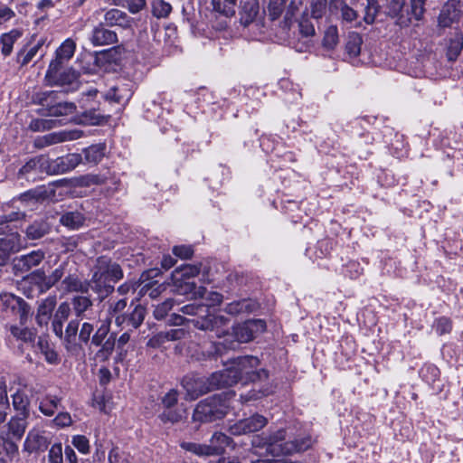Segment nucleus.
Returning <instances> with one entry per match:
<instances>
[{"mask_svg": "<svg viewBox=\"0 0 463 463\" xmlns=\"http://www.w3.org/2000/svg\"><path fill=\"white\" fill-rule=\"evenodd\" d=\"M43 250H33L28 254L21 255L14 260V269L17 273H26L33 268L37 267L44 259Z\"/></svg>", "mask_w": 463, "mask_h": 463, "instance_id": "f3484780", "label": "nucleus"}, {"mask_svg": "<svg viewBox=\"0 0 463 463\" xmlns=\"http://www.w3.org/2000/svg\"><path fill=\"white\" fill-rule=\"evenodd\" d=\"M20 248V235L17 232L0 238V266H4L10 255Z\"/></svg>", "mask_w": 463, "mask_h": 463, "instance_id": "cd10ccee", "label": "nucleus"}, {"mask_svg": "<svg viewBox=\"0 0 463 463\" xmlns=\"http://www.w3.org/2000/svg\"><path fill=\"white\" fill-rule=\"evenodd\" d=\"M108 177L101 174H87L77 179V184L81 187H90L91 185H99L107 181Z\"/></svg>", "mask_w": 463, "mask_h": 463, "instance_id": "864d4df0", "label": "nucleus"}, {"mask_svg": "<svg viewBox=\"0 0 463 463\" xmlns=\"http://www.w3.org/2000/svg\"><path fill=\"white\" fill-rule=\"evenodd\" d=\"M106 117L96 107L86 109L78 115V122L82 125L99 126L105 122Z\"/></svg>", "mask_w": 463, "mask_h": 463, "instance_id": "e433bc0d", "label": "nucleus"}, {"mask_svg": "<svg viewBox=\"0 0 463 463\" xmlns=\"http://www.w3.org/2000/svg\"><path fill=\"white\" fill-rule=\"evenodd\" d=\"M327 0H312L310 14L314 19H320L326 14Z\"/></svg>", "mask_w": 463, "mask_h": 463, "instance_id": "338daca9", "label": "nucleus"}, {"mask_svg": "<svg viewBox=\"0 0 463 463\" xmlns=\"http://www.w3.org/2000/svg\"><path fill=\"white\" fill-rule=\"evenodd\" d=\"M86 218L78 212H67L60 217V223L70 230H79L85 223Z\"/></svg>", "mask_w": 463, "mask_h": 463, "instance_id": "37998d69", "label": "nucleus"}, {"mask_svg": "<svg viewBox=\"0 0 463 463\" xmlns=\"http://www.w3.org/2000/svg\"><path fill=\"white\" fill-rule=\"evenodd\" d=\"M314 440L300 424L288 425L282 429L269 430V433L252 437L255 448L265 449L274 457L292 455L311 448Z\"/></svg>", "mask_w": 463, "mask_h": 463, "instance_id": "f257e3e1", "label": "nucleus"}, {"mask_svg": "<svg viewBox=\"0 0 463 463\" xmlns=\"http://www.w3.org/2000/svg\"><path fill=\"white\" fill-rule=\"evenodd\" d=\"M259 0H242L240 10V24L248 27L251 24H259L260 17Z\"/></svg>", "mask_w": 463, "mask_h": 463, "instance_id": "a211bd4d", "label": "nucleus"}, {"mask_svg": "<svg viewBox=\"0 0 463 463\" xmlns=\"http://www.w3.org/2000/svg\"><path fill=\"white\" fill-rule=\"evenodd\" d=\"M463 49V34L459 32L454 33L448 40L447 58L449 61L458 59Z\"/></svg>", "mask_w": 463, "mask_h": 463, "instance_id": "79ce46f5", "label": "nucleus"}, {"mask_svg": "<svg viewBox=\"0 0 463 463\" xmlns=\"http://www.w3.org/2000/svg\"><path fill=\"white\" fill-rule=\"evenodd\" d=\"M5 328L9 330L14 338L22 341L23 343L31 344L35 340V333L28 327H20L18 326L11 325L6 326Z\"/></svg>", "mask_w": 463, "mask_h": 463, "instance_id": "49530a36", "label": "nucleus"}, {"mask_svg": "<svg viewBox=\"0 0 463 463\" xmlns=\"http://www.w3.org/2000/svg\"><path fill=\"white\" fill-rule=\"evenodd\" d=\"M24 213L20 212H11L9 213L0 214V233H5V229L9 227V223L23 219Z\"/></svg>", "mask_w": 463, "mask_h": 463, "instance_id": "0e129e2a", "label": "nucleus"}, {"mask_svg": "<svg viewBox=\"0 0 463 463\" xmlns=\"http://www.w3.org/2000/svg\"><path fill=\"white\" fill-rule=\"evenodd\" d=\"M179 291L182 294H193L195 298H203L206 289L204 287H197L194 282L184 281V283L179 286Z\"/></svg>", "mask_w": 463, "mask_h": 463, "instance_id": "680f3d73", "label": "nucleus"}, {"mask_svg": "<svg viewBox=\"0 0 463 463\" xmlns=\"http://www.w3.org/2000/svg\"><path fill=\"white\" fill-rule=\"evenodd\" d=\"M258 308L256 301L250 298H243L229 303L225 307V312L230 315L248 314Z\"/></svg>", "mask_w": 463, "mask_h": 463, "instance_id": "f704fd0d", "label": "nucleus"}, {"mask_svg": "<svg viewBox=\"0 0 463 463\" xmlns=\"http://www.w3.org/2000/svg\"><path fill=\"white\" fill-rule=\"evenodd\" d=\"M75 43L71 39L65 40L56 50L55 59L51 62H58V66H63L74 54Z\"/></svg>", "mask_w": 463, "mask_h": 463, "instance_id": "a19ab883", "label": "nucleus"}, {"mask_svg": "<svg viewBox=\"0 0 463 463\" xmlns=\"http://www.w3.org/2000/svg\"><path fill=\"white\" fill-rule=\"evenodd\" d=\"M127 306V298H119L116 296L110 297L106 302V320H110L111 322L114 319V323L117 326H122V321L124 318L121 315L124 313Z\"/></svg>", "mask_w": 463, "mask_h": 463, "instance_id": "aec40b11", "label": "nucleus"}, {"mask_svg": "<svg viewBox=\"0 0 463 463\" xmlns=\"http://www.w3.org/2000/svg\"><path fill=\"white\" fill-rule=\"evenodd\" d=\"M202 264H186L177 268L175 272L180 275L181 279L185 280L199 275L201 272Z\"/></svg>", "mask_w": 463, "mask_h": 463, "instance_id": "5fc2aeb1", "label": "nucleus"}, {"mask_svg": "<svg viewBox=\"0 0 463 463\" xmlns=\"http://www.w3.org/2000/svg\"><path fill=\"white\" fill-rule=\"evenodd\" d=\"M106 144H93L82 149L83 164L98 165L106 156Z\"/></svg>", "mask_w": 463, "mask_h": 463, "instance_id": "7c9ffc66", "label": "nucleus"}, {"mask_svg": "<svg viewBox=\"0 0 463 463\" xmlns=\"http://www.w3.org/2000/svg\"><path fill=\"white\" fill-rule=\"evenodd\" d=\"M49 446L47 437L44 435V431L37 429H32L27 433V436L24 442V450L29 454L38 451H44Z\"/></svg>", "mask_w": 463, "mask_h": 463, "instance_id": "412c9836", "label": "nucleus"}, {"mask_svg": "<svg viewBox=\"0 0 463 463\" xmlns=\"http://www.w3.org/2000/svg\"><path fill=\"white\" fill-rule=\"evenodd\" d=\"M52 230L51 224L46 219L34 220L29 224L25 231V236L28 240L34 241L39 240L48 234Z\"/></svg>", "mask_w": 463, "mask_h": 463, "instance_id": "2f4dec72", "label": "nucleus"}, {"mask_svg": "<svg viewBox=\"0 0 463 463\" xmlns=\"http://www.w3.org/2000/svg\"><path fill=\"white\" fill-rule=\"evenodd\" d=\"M227 394H214L201 401L194 410L193 420L199 423L212 422L223 418L229 410Z\"/></svg>", "mask_w": 463, "mask_h": 463, "instance_id": "20e7f679", "label": "nucleus"}, {"mask_svg": "<svg viewBox=\"0 0 463 463\" xmlns=\"http://www.w3.org/2000/svg\"><path fill=\"white\" fill-rule=\"evenodd\" d=\"M0 310L7 317L17 316L21 326H24L32 316L30 305L22 298L14 294H0Z\"/></svg>", "mask_w": 463, "mask_h": 463, "instance_id": "423d86ee", "label": "nucleus"}, {"mask_svg": "<svg viewBox=\"0 0 463 463\" xmlns=\"http://www.w3.org/2000/svg\"><path fill=\"white\" fill-rule=\"evenodd\" d=\"M186 418V409L184 404H180L177 407H172L169 409H163L159 414V419L164 423L175 424Z\"/></svg>", "mask_w": 463, "mask_h": 463, "instance_id": "ea45409f", "label": "nucleus"}, {"mask_svg": "<svg viewBox=\"0 0 463 463\" xmlns=\"http://www.w3.org/2000/svg\"><path fill=\"white\" fill-rule=\"evenodd\" d=\"M268 424V420L260 414H254L249 418L242 419L230 426L232 435H245L259 431Z\"/></svg>", "mask_w": 463, "mask_h": 463, "instance_id": "f8f14e48", "label": "nucleus"}, {"mask_svg": "<svg viewBox=\"0 0 463 463\" xmlns=\"http://www.w3.org/2000/svg\"><path fill=\"white\" fill-rule=\"evenodd\" d=\"M181 384L185 390L187 399L189 400H195L199 396L210 392L207 378L196 374L185 375L182 379Z\"/></svg>", "mask_w": 463, "mask_h": 463, "instance_id": "4468645a", "label": "nucleus"}, {"mask_svg": "<svg viewBox=\"0 0 463 463\" xmlns=\"http://www.w3.org/2000/svg\"><path fill=\"white\" fill-rule=\"evenodd\" d=\"M90 40L95 46L109 45L118 43V35L100 23L93 28Z\"/></svg>", "mask_w": 463, "mask_h": 463, "instance_id": "b1692460", "label": "nucleus"}, {"mask_svg": "<svg viewBox=\"0 0 463 463\" xmlns=\"http://www.w3.org/2000/svg\"><path fill=\"white\" fill-rule=\"evenodd\" d=\"M37 346L41 353L45 356V360L52 364H58L59 357L58 354L54 351L53 348L50 346L49 342L43 338L39 337L37 342Z\"/></svg>", "mask_w": 463, "mask_h": 463, "instance_id": "3c124183", "label": "nucleus"}, {"mask_svg": "<svg viewBox=\"0 0 463 463\" xmlns=\"http://www.w3.org/2000/svg\"><path fill=\"white\" fill-rule=\"evenodd\" d=\"M61 397L47 393L39 402V411L47 417H52L59 409H62Z\"/></svg>", "mask_w": 463, "mask_h": 463, "instance_id": "473e14b6", "label": "nucleus"}, {"mask_svg": "<svg viewBox=\"0 0 463 463\" xmlns=\"http://www.w3.org/2000/svg\"><path fill=\"white\" fill-rule=\"evenodd\" d=\"M104 12V23L106 26H118L123 29L131 27L133 19L127 13L117 8L102 10Z\"/></svg>", "mask_w": 463, "mask_h": 463, "instance_id": "5701e85b", "label": "nucleus"}, {"mask_svg": "<svg viewBox=\"0 0 463 463\" xmlns=\"http://www.w3.org/2000/svg\"><path fill=\"white\" fill-rule=\"evenodd\" d=\"M164 289V284H159L157 281H151L142 286L140 294L144 296L148 295L151 298H156Z\"/></svg>", "mask_w": 463, "mask_h": 463, "instance_id": "bf43d9fd", "label": "nucleus"}, {"mask_svg": "<svg viewBox=\"0 0 463 463\" xmlns=\"http://www.w3.org/2000/svg\"><path fill=\"white\" fill-rule=\"evenodd\" d=\"M80 130L59 131L52 132L42 137H37L34 139L33 146L38 149H43L46 146L55 145L69 140H76L82 137Z\"/></svg>", "mask_w": 463, "mask_h": 463, "instance_id": "ddd939ff", "label": "nucleus"}, {"mask_svg": "<svg viewBox=\"0 0 463 463\" xmlns=\"http://www.w3.org/2000/svg\"><path fill=\"white\" fill-rule=\"evenodd\" d=\"M64 294L71 292L86 293V280H81L77 275L69 274L64 277L59 287Z\"/></svg>", "mask_w": 463, "mask_h": 463, "instance_id": "72a5a7b5", "label": "nucleus"}, {"mask_svg": "<svg viewBox=\"0 0 463 463\" xmlns=\"http://www.w3.org/2000/svg\"><path fill=\"white\" fill-rule=\"evenodd\" d=\"M11 398L12 405L16 414L30 416L31 400L24 390L18 389L11 395Z\"/></svg>", "mask_w": 463, "mask_h": 463, "instance_id": "c9c22d12", "label": "nucleus"}, {"mask_svg": "<svg viewBox=\"0 0 463 463\" xmlns=\"http://www.w3.org/2000/svg\"><path fill=\"white\" fill-rule=\"evenodd\" d=\"M91 289L97 294L98 299L102 302L115 291L113 284L109 283L103 278H99L97 274L92 272L91 278L86 280V293Z\"/></svg>", "mask_w": 463, "mask_h": 463, "instance_id": "4be33fe9", "label": "nucleus"}, {"mask_svg": "<svg viewBox=\"0 0 463 463\" xmlns=\"http://www.w3.org/2000/svg\"><path fill=\"white\" fill-rule=\"evenodd\" d=\"M56 297L52 296L42 300L38 306L35 320L38 326H47L56 306Z\"/></svg>", "mask_w": 463, "mask_h": 463, "instance_id": "c85d7f7f", "label": "nucleus"}, {"mask_svg": "<svg viewBox=\"0 0 463 463\" xmlns=\"http://www.w3.org/2000/svg\"><path fill=\"white\" fill-rule=\"evenodd\" d=\"M28 418L29 416L18 414L12 416L5 425L7 432L5 435H9L17 443L25 433L28 426Z\"/></svg>", "mask_w": 463, "mask_h": 463, "instance_id": "bb28decb", "label": "nucleus"}, {"mask_svg": "<svg viewBox=\"0 0 463 463\" xmlns=\"http://www.w3.org/2000/svg\"><path fill=\"white\" fill-rule=\"evenodd\" d=\"M19 456L18 444L9 435L0 432V463L12 462Z\"/></svg>", "mask_w": 463, "mask_h": 463, "instance_id": "a878e982", "label": "nucleus"}, {"mask_svg": "<svg viewBox=\"0 0 463 463\" xmlns=\"http://www.w3.org/2000/svg\"><path fill=\"white\" fill-rule=\"evenodd\" d=\"M362 43L363 39L358 33L352 32L348 33L345 50L350 59L359 56Z\"/></svg>", "mask_w": 463, "mask_h": 463, "instance_id": "a18cd8bd", "label": "nucleus"}, {"mask_svg": "<svg viewBox=\"0 0 463 463\" xmlns=\"http://www.w3.org/2000/svg\"><path fill=\"white\" fill-rule=\"evenodd\" d=\"M64 95L60 91H38L32 95V103L40 105L39 114L42 116H50L53 112V109Z\"/></svg>", "mask_w": 463, "mask_h": 463, "instance_id": "2eb2a0df", "label": "nucleus"}, {"mask_svg": "<svg viewBox=\"0 0 463 463\" xmlns=\"http://www.w3.org/2000/svg\"><path fill=\"white\" fill-rule=\"evenodd\" d=\"M132 317H130V327L132 329H137L144 322L146 310L145 307H143L141 304H138L134 307V308L131 311Z\"/></svg>", "mask_w": 463, "mask_h": 463, "instance_id": "4d7b16f0", "label": "nucleus"}, {"mask_svg": "<svg viewBox=\"0 0 463 463\" xmlns=\"http://www.w3.org/2000/svg\"><path fill=\"white\" fill-rule=\"evenodd\" d=\"M172 10L171 4L165 0H153L151 3V13L158 19L168 17Z\"/></svg>", "mask_w": 463, "mask_h": 463, "instance_id": "8fccbe9b", "label": "nucleus"}, {"mask_svg": "<svg viewBox=\"0 0 463 463\" xmlns=\"http://www.w3.org/2000/svg\"><path fill=\"white\" fill-rule=\"evenodd\" d=\"M260 360L256 356L247 355L234 359L230 368L232 374L236 376V383L245 384L250 382L268 379V372L263 369L258 370Z\"/></svg>", "mask_w": 463, "mask_h": 463, "instance_id": "39448f33", "label": "nucleus"}, {"mask_svg": "<svg viewBox=\"0 0 463 463\" xmlns=\"http://www.w3.org/2000/svg\"><path fill=\"white\" fill-rule=\"evenodd\" d=\"M232 442V439L222 432H215L211 439L210 443L207 444L209 448L210 455H221L225 451V449L229 447Z\"/></svg>", "mask_w": 463, "mask_h": 463, "instance_id": "4c0bfd02", "label": "nucleus"}, {"mask_svg": "<svg viewBox=\"0 0 463 463\" xmlns=\"http://www.w3.org/2000/svg\"><path fill=\"white\" fill-rule=\"evenodd\" d=\"M175 304V300L172 298H167L163 303L156 306L153 315L156 319L161 320L165 317L168 312L173 308Z\"/></svg>", "mask_w": 463, "mask_h": 463, "instance_id": "69168bd1", "label": "nucleus"}, {"mask_svg": "<svg viewBox=\"0 0 463 463\" xmlns=\"http://www.w3.org/2000/svg\"><path fill=\"white\" fill-rule=\"evenodd\" d=\"M238 0H211L213 10L225 17L235 14V8Z\"/></svg>", "mask_w": 463, "mask_h": 463, "instance_id": "de8ad7c7", "label": "nucleus"}, {"mask_svg": "<svg viewBox=\"0 0 463 463\" xmlns=\"http://www.w3.org/2000/svg\"><path fill=\"white\" fill-rule=\"evenodd\" d=\"M433 326L437 334L442 335L450 333L452 330V321L447 317H440L435 320Z\"/></svg>", "mask_w": 463, "mask_h": 463, "instance_id": "774afa93", "label": "nucleus"}, {"mask_svg": "<svg viewBox=\"0 0 463 463\" xmlns=\"http://www.w3.org/2000/svg\"><path fill=\"white\" fill-rule=\"evenodd\" d=\"M48 158L37 156L30 158L17 172L18 179L35 182L39 175L47 174Z\"/></svg>", "mask_w": 463, "mask_h": 463, "instance_id": "9b49d317", "label": "nucleus"}, {"mask_svg": "<svg viewBox=\"0 0 463 463\" xmlns=\"http://www.w3.org/2000/svg\"><path fill=\"white\" fill-rule=\"evenodd\" d=\"M338 43V31L336 26H329L323 38V45L328 50H333Z\"/></svg>", "mask_w": 463, "mask_h": 463, "instance_id": "13d9d810", "label": "nucleus"}, {"mask_svg": "<svg viewBox=\"0 0 463 463\" xmlns=\"http://www.w3.org/2000/svg\"><path fill=\"white\" fill-rule=\"evenodd\" d=\"M92 272L113 285L121 280L124 277L121 266L108 256H99L97 258Z\"/></svg>", "mask_w": 463, "mask_h": 463, "instance_id": "6e6552de", "label": "nucleus"}, {"mask_svg": "<svg viewBox=\"0 0 463 463\" xmlns=\"http://www.w3.org/2000/svg\"><path fill=\"white\" fill-rule=\"evenodd\" d=\"M206 378L209 383L210 392L214 389L229 387L236 383V376L232 374L230 366L222 371L215 372Z\"/></svg>", "mask_w": 463, "mask_h": 463, "instance_id": "393cba45", "label": "nucleus"}, {"mask_svg": "<svg viewBox=\"0 0 463 463\" xmlns=\"http://www.w3.org/2000/svg\"><path fill=\"white\" fill-rule=\"evenodd\" d=\"M71 313V307L68 302H61L54 313L52 327L53 333L59 338H61L63 335V323L68 320Z\"/></svg>", "mask_w": 463, "mask_h": 463, "instance_id": "c756f323", "label": "nucleus"}, {"mask_svg": "<svg viewBox=\"0 0 463 463\" xmlns=\"http://www.w3.org/2000/svg\"><path fill=\"white\" fill-rule=\"evenodd\" d=\"M178 310L184 315L196 317L187 320L195 328L203 331L215 332L218 337L225 334L226 327L230 322L229 318L222 315L210 313L208 307L203 304H187Z\"/></svg>", "mask_w": 463, "mask_h": 463, "instance_id": "7ed1b4c3", "label": "nucleus"}, {"mask_svg": "<svg viewBox=\"0 0 463 463\" xmlns=\"http://www.w3.org/2000/svg\"><path fill=\"white\" fill-rule=\"evenodd\" d=\"M49 197V193L44 186H39L34 189H31L20 195L21 201H35L43 202Z\"/></svg>", "mask_w": 463, "mask_h": 463, "instance_id": "603ef678", "label": "nucleus"}, {"mask_svg": "<svg viewBox=\"0 0 463 463\" xmlns=\"http://www.w3.org/2000/svg\"><path fill=\"white\" fill-rule=\"evenodd\" d=\"M43 43L44 41L41 40L26 52L24 50H21L18 52V59L21 62V65L24 66L28 64L36 56L37 52L40 51Z\"/></svg>", "mask_w": 463, "mask_h": 463, "instance_id": "052dcab7", "label": "nucleus"}, {"mask_svg": "<svg viewBox=\"0 0 463 463\" xmlns=\"http://www.w3.org/2000/svg\"><path fill=\"white\" fill-rule=\"evenodd\" d=\"M58 62H51L45 74V80L48 85L65 86L76 83L79 74L71 68L58 66Z\"/></svg>", "mask_w": 463, "mask_h": 463, "instance_id": "1a4fd4ad", "label": "nucleus"}, {"mask_svg": "<svg viewBox=\"0 0 463 463\" xmlns=\"http://www.w3.org/2000/svg\"><path fill=\"white\" fill-rule=\"evenodd\" d=\"M22 36V32L17 29H14L7 33H4L0 38V43L2 44V53L5 56H8L11 54L13 51V45L17 39Z\"/></svg>", "mask_w": 463, "mask_h": 463, "instance_id": "09e8293b", "label": "nucleus"}, {"mask_svg": "<svg viewBox=\"0 0 463 463\" xmlns=\"http://www.w3.org/2000/svg\"><path fill=\"white\" fill-rule=\"evenodd\" d=\"M463 16V0H448L439 15V24L443 27L449 26Z\"/></svg>", "mask_w": 463, "mask_h": 463, "instance_id": "dca6fc26", "label": "nucleus"}, {"mask_svg": "<svg viewBox=\"0 0 463 463\" xmlns=\"http://www.w3.org/2000/svg\"><path fill=\"white\" fill-rule=\"evenodd\" d=\"M288 0H269L268 5L269 15L271 20H276L285 10V5Z\"/></svg>", "mask_w": 463, "mask_h": 463, "instance_id": "e2e57ef3", "label": "nucleus"}, {"mask_svg": "<svg viewBox=\"0 0 463 463\" xmlns=\"http://www.w3.org/2000/svg\"><path fill=\"white\" fill-rule=\"evenodd\" d=\"M76 110V105L73 102L65 101L63 97L60 99L53 109L51 117L67 116L72 114Z\"/></svg>", "mask_w": 463, "mask_h": 463, "instance_id": "6e6d98bb", "label": "nucleus"}, {"mask_svg": "<svg viewBox=\"0 0 463 463\" xmlns=\"http://www.w3.org/2000/svg\"><path fill=\"white\" fill-rule=\"evenodd\" d=\"M70 305L76 317L82 319L85 312L92 307L93 303L89 297L79 295L71 298Z\"/></svg>", "mask_w": 463, "mask_h": 463, "instance_id": "c03bdc74", "label": "nucleus"}, {"mask_svg": "<svg viewBox=\"0 0 463 463\" xmlns=\"http://www.w3.org/2000/svg\"><path fill=\"white\" fill-rule=\"evenodd\" d=\"M266 323L262 319H249L232 328V334L223 343H212L207 349L209 358L222 356L225 348L236 349L240 344L251 341L257 335L264 332Z\"/></svg>", "mask_w": 463, "mask_h": 463, "instance_id": "f03ea898", "label": "nucleus"}, {"mask_svg": "<svg viewBox=\"0 0 463 463\" xmlns=\"http://www.w3.org/2000/svg\"><path fill=\"white\" fill-rule=\"evenodd\" d=\"M131 90L128 84H120L111 87L104 98L107 100L113 101L116 103H123L128 101L131 98Z\"/></svg>", "mask_w": 463, "mask_h": 463, "instance_id": "58836bf2", "label": "nucleus"}, {"mask_svg": "<svg viewBox=\"0 0 463 463\" xmlns=\"http://www.w3.org/2000/svg\"><path fill=\"white\" fill-rule=\"evenodd\" d=\"M121 48L115 46L99 52L95 55V64L102 71L114 70L120 60Z\"/></svg>", "mask_w": 463, "mask_h": 463, "instance_id": "6ab92c4d", "label": "nucleus"}, {"mask_svg": "<svg viewBox=\"0 0 463 463\" xmlns=\"http://www.w3.org/2000/svg\"><path fill=\"white\" fill-rule=\"evenodd\" d=\"M83 162L81 154L71 153L55 159L48 158L47 175H62L75 169Z\"/></svg>", "mask_w": 463, "mask_h": 463, "instance_id": "9d476101", "label": "nucleus"}, {"mask_svg": "<svg viewBox=\"0 0 463 463\" xmlns=\"http://www.w3.org/2000/svg\"><path fill=\"white\" fill-rule=\"evenodd\" d=\"M110 320L103 321L100 326L93 332L91 345L100 346L96 355L102 360L108 359L113 353L116 345V334L110 331Z\"/></svg>", "mask_w": 463, "mask_h": 463, "instance_id": "0eeeda50", "label": "nucleus"}]
</instances>
